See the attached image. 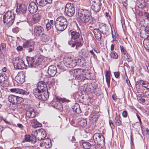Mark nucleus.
Returning a JSON list of instances; mask_svg holds the SVG:
<instances>
[{
	"label": "nucleus",
	"mask_w": 149,
	"mask_h": 149,
	"mask_svg": "<svg viewBox=\"0 0 149 149\" xmlns=\"http://www.w3.org/2000/svg\"><path fill=\"white\" fill-rule=\"evenodd\" d=\"M114 74L115 77L116 78H118L120 76V73L119 72H115L114 73Z\"/></svg>",
	"instance_id": "obj_53"
},
{
	"label": "nucleus",
	"mask_w": 149,
	"mask_h": 149,
	"mask_svg": "<svg viewBox=\"0 0 149 149\" xmlns=\"http://www.w3.org/2000/svg\"><path fill=\"white\" fill-rule=\"evenodd\" d=\"M63 63L66 67L70 68L74 67L77 64V62L75 59H74L70 56L65 57Z\"/></svg>",
	"instance_id": "obj_6"
},
{
	"label": "nucleus",
	"mask_w": 149,
	"mask_h": 149,
	"mask_svg": "<svg viewBox=\"0 0 149 149\" xmlns=\"http://www.w3.org/2000/svg\"><path fill=\"white\" fill-rule=\"evenodd\" d=\"M31 43L35 44L33 40H28L25 42L23 44V46L24 48H29L31 47L32 45Z\"/></svg>",
	"instance_id": "obj_31"
},
{
	"label": "nucleus",
	"mask_w": 149,
	"mask_h": 149,
	"mask_svg": "<svg viewBox=\"0 0 149 149\" xmlns=\"http://www.w3.org/2000/svg\"><path fill=\"white\" fill-rule=\"evenodd\" d=\"M31 45H32L31 47L28 48V50L29 52H32L34 49L35 44H33L31 43Z\"/></svg>",
	"instance_id": "obj_42"
},
{
	"label": "nucleus",
	"mask_w": 149,
	"mask_h": 149,
	"mask_svg": "<svg viewBox=\"0 0 149 149\" xmlns=\"http://www.w3.org/2000/svg\"><path fill=\"white\" fill-rule=\"evenodd\" d=\"M36 1L39 6H44L47 4L51 3L52 0H36Z\"/></svg>",
	"instance_id": "obj_21"
},
{
	"label": "nucleus",
	"mask_w": 149,
	"mask_h": 149,
	"mask_svg": "<svg viewBox=\"0 0 149 149\" xmlns=\"http://www.w3.org/2000/svg\"><path fill=\"white\" fill-rule=\"evenodd\" d=\"M68 44L70 45L71 46V47H72V44H75V41H74V42L73 43L71 39H70L68 41Z\"/></svg>",
	"instance_id": "obj_52"
},
{
	"label": "nucleus",
	"mask_w": 149,
	"mask_h": 149,
	"mask_svg": "<svg viewBox=\"0 0 149 149\" xmlns=\"http://www.w3.org/2000/svg\"><path fill=\"white\" fill-rule=\"evenodd\" d=\"M15 81L19 84L23 83L25 81V76L22 72H19L15 78Z\"/></svg>",
	"instance_id": "obj_12"
},
{
	"label": "nucleus",
	"mask_w": 149,
	"mask_h": 149,
	"mask_svg": "<svg viewBox=\"0 0 149 149\" xmlns=\"http://www.w3.org/2000/svg\"><path fill=\"white\" fill-rule=\"evenodd\" d=\"M121 118L119 115H117L116 112V117L114 122L117 125H120L121 124Z\"/></svg>",
	"instance_id": "obj_29"
},
{
	"label": "nucleus",
	"mask_w": 149,
	"mask_h": 149,
	"mask_svg": "<svg viewBox=\"0 0 149 149\" xmlns=\"http://www.w3.org/2000/svg\"><path fill=\"white\" fill-rule=\"evenodd\" d=\"M40 15L38 13H37L33 16L31 22L36 24L40 22Z\"/></svg>",
	"instance_id": "obj_23"
},
{
	"label": "nucleus",
	"mask_w": 149,
	"mask_h": 149,
	"mask_svg": "<svg viewBox=\"0 0 149 149\" xmlns=\"http://www.w3.org/2000/svg\"><path fill=\"white\" fill-rule=\"evenodd\" d=\"M11 92L19 94L24 95H27L29 94V92L23 90L19 88H13L10 90Z\"/></svg>",
	"instance_id": "obj_19"
},
{
	"label": "nucleus",
	"mask_w": 149,
	"mask_h": 149,
	"mask_svg": "<svg viewBox=\"0 0 149 149\" xmlns=\"http://www.w3.org/2000/svg\"><path fill=\"white\" fill-rule=\"evenodd\" d=\"M52 26L51 25V24L50 23H49V22L47 23L46 24V28L47 31L50 29H51Z\"/></svg>",
	"instance_id": "obj_47"
},
{
	"label": "nucleus",
	"mask_w": 149,
	"mask_h": 149,
	"mask_svg": "<svg viewBox=\"0 0 149 149\" xmlns=\"http://www.w3.org/2000/svg\"><path fill=\"white\" fill-rule=\"evenodd\" d=\"M60 102L62 103L68 102H70V100L68 99H67L65 98H60L58 99Z\"/></svg>",
	"instance_id": "obj_40"
},
{
	"label": "nucleus",
	"mask_w": 149,
	"mask_h": 149,
	"mask_svg": "<svg viewBox=\"0 0 149 149\" xmlns=\"http://www.w3.org/2000/svg\"><path fill=\"white\" fill-rule=\"evenodd\" d=\"M93 115L92 113L89 116V120H90L91 123H93Z\"/></svg>",
	"instance_id": "obj_51"
},
{
	"label": "nucleus",
	"mask_w": 149,
	"mask_h": 149,
	"mask_svg": "<svg viewBox=\"0 0 149 149\" xmlns=\"http://www.w3.org/2000/svg\"><path fill=\"white\" fill-rule=\"evenodd\" d=\"M26 10V8L23 5H20L19 7L17 6V8L16 9L17 12H18L19 13L23 14L24 13Z\"/></svg>",
	"instance_id": "obj_25"
},
{
	"label": "nucleus",
	"mask_w": 149,
	"mask_h": 149,
	"mask_svg": "<svg viewBox=\"0 0 149 149\" xmlns=\"http://www.w3.org/2000/svg\"><path fill=\"white\" fill-rule=\"evenodd\" d=\"M44 31L43 28L39 25L35 26L33 30V32L36 36H40L41 34Z\"/></svg>",
	"instance_id": "obj_15"
},
{
	"label": "nucleus",
	"mask_w": 149,
	"mask_h": 149,
	"mask_svg": "<svg viewBox=\"0 0 149 149\" xmlns=\"http://www.w3.org/2000/svg\"><path fill=\"white\" fill-rule=\"evenodd\" d=\"M101 93V89L99 87H96L95 88L94 93L95 95L97 96H98L100 95Z\"/></svg>",
	"instance_id": "obj_36"
},
{
	"label": "nucleus",
	"mask_w": 149,
	"mask_h": 149,
	"mask_svg": "<svg viewBox=\"0 0 149 149\" xmlns=\"http://www.w3.org/2000/svg\"><path fill=\"white\" fill-rule=\"evenodd\" d=\"M84 71L85 70H84L79 69H77L74 70V74L77 75V79L79 81H83L86 79V74Z\"/></svg>",
	"instance_id": "obj_8"
},
{
	"label": "nucleus",
	"mask_w": 149,
	"mask_h": 149,
	"mask_svg": "<svg viewBox=\"0 0 149 149\" xmlns=\"http://www.w3.org/2000/svg\"><path fill=\"white\" fill-rule=\"evenodd\" d=\"M19 29L17 27H15L13 28L12 29L13 31L15 33H17L19 31Z\"/></svg>",
	"instance_id": "obj_49"
},
{
	"label": "nucleus",
	"mask_w": 149,
	"mask_h": 149,
	"mask_svg": "<svg viewBox=\"0 0 149 149\" xmlns=\"http://www.w3.org/2000/svg\"><path fill=\"white\" fill-rule=\"evenodd\" d=\"M109 123L111 129H114L115 128L114 125L111 120H109Z\"/></svg>",
	"instance_id": "obj_45"
},
{
	"label": "nucleus",
	"mask_w": 149,
	"mask_h": 149,
	"mask_svg": "<svg viewBox=\"0 0 149 149\" xmlns=\"http://www.w3.org/2000/svg\"><path fill=\"white\" fill-rule=\"evenodd\" d=\"M114 45L113 44H112L111 47V51H113L114 49Z\"/></svg>",
	"instance_id": "obj_62"
},
{
	"label": "nucleus",
	"mask_w": 149,
	"mask_h": 149,
	"mask_svg": "<svg viewBox=\"0 0 149 149\" xmlns=\"http://www.w3.org/2000/svg\"><path fill=\"white\" fill-rule=\"evenodd\" d=\"M40 147L44 146L45 148L48 149L52 146L50 139L47 138L45 139L42 143H40Z\"/></svg>",
	"instance_id": "obj_18"
},
{
	"label": "nucleus",
	"mask_w": 149,
	"mask_h": 149,
	"mask_svg": "<svg viewBox=\"0 0 149 149\" xmlns=\"http://www.w3.org/2000/svg\"><path fill=\"white\" fill-rule=\"evenodd\" d=\"M93 22H90L88 24V27L91 30H93Z\"/></svg>",
	"instance_id": "obj_44"
},
{
	"label": "nucleus",
	"mask_w": 149,
	"mask_h": 149,
	"mask_svg": "<svg viewBox=\"0 0 149 149\" xmlns=\"http://www.w3.org/2000/svg\"><path fill=\"white\" fill-rule=\"evenodd\" d=\"M54 24L57 30L59 31H62L67 27V20L64 17H59L56 19Z\"/></svg>",
	"instance_id": "obj_2"
},
{
	"label": "nucleus",
	"mask_w": 149,
	"mask_h": 149,
	"mask_svg": "<svg viewBox=\"0 0 149 149\" xmlns=\"http://www.w3.org/2000/svg\"><path fill=\"white\" fill-rule=\"evenodd\" d=\"M8 99L10 103L14 104L20 103L23 100L22 97L13 95H9L8 97Z\"/></svg>",
	"instance_id": "obj_10"
},
{
	"label": "nucleus",
	"mask_w": 149,
	"mask_h": 149,
	"mask_svg": "<svg viewBox=\"0 0 149 149\" xmlns=\"http://www.w3.org/2000/svg\"><path fill=\"white\" fill-rule=\"evenodd\" d=\"M148 82L146 81H144L142 80L140 81L139 83L143 87L146 88L148 84Z\"/></svg>",
	"instance_id": "obj_38"
},
{
	"label": "nucleus",
	"mask_w": 149,
	"mask_h": 149,
	"mask_svg": "<svg viewBox=\"0 0 149 149\" xmlns=\"http://www.w3.org/2000/svg\"><path fill=\"white\" fill-rule=\"evenodd\" d=\"M125 76H126V77H127V79H126V83L127 84V85L129 86H130L131 85V84L130 83V80L128 79V78L127 77V74L126 73L125 74Z\"/></svg>",
	"instance_id": "obj_50"
},
{
	"label": "nucleus",
	"mask_w": 149,
	"mask_h": 149,
	"mask_svg": "<svg viewBox=\"0 0 149 149\" xmlns=\"http://www.w3.org/2000/svg\"><path fill=\"white\" fill-rule=\"evenodd\" d=\"M143 44L144 47L149 51V39H145L143 41Z\"/></svg>",
	"instance_id": "obj_35"
},
{
	"label": "nucleus",
	"mask_w": 149,
	"mask_h": 149,
	"mask_svg": "<svg viewBox=\"0 0 149 149\" xmlns=\"http://www.w3.org/2000/svg\"><path fill=\"white\" fill-rule=\"evenodd\" d=\"M94 34L95 38L97 40L99 41L100 40L102 37V36L99 29H94Z\"/></svg>",
	"instance_id": "obj_26"
},
{
	"label": "nucleus",
	"mask_w": 149,
	"mask_h": 149,
	"mask_svg": "<svg viewBox=\"0 0 149 149\" xmlns=\"http://www.w3.org/2000/svg\"><path fill=\"white\" fill-rule=\"evenodd\" d=\"M41 39L42 41L45 42L49 40V37L48 36L44 33H42Z\"/></svg>",
	"instance_id": "obj_34"
},
{
	"label": "nucleus",
	"mask_w": 149,
	"mask_h": 149,
	"mask_svg": "<svg viewBox=\"0 0 149 149\" xmlns=\"http://www.w3.org/2000/svg\"><path fill=\"white\" fill-rule=\"evenodd\" d=\"M72 109L73 111L77 113H79L81 112V111L79 105L78 103H75Z\"/></svg>",
	"instance_id": "obj_30"
},
{
	"label": "nucleus",
	"mask_w": 149,
	"mask_h": 149,
	"mask_svg": "<svg viewBox=\"0 0 149 149\" xmlns=\"http://www.w3.org/2000/svg\"><path fill=\"white\" fill-rule=\"evenodd\" d=\"M110 55L111 58H118V55L114 52H111Z\"/></svg>",
	"instance_id": "obj_41"
},
{
	"label": "nucleus",
	"mask_w": 149,
	"mask_h": 149,
	"mask_svg": "<svg viewBox=\"0 0 149 149\" xmlns=\"http://www.w3.org/2000/svg\"><path fill=\"white\" fill-rule=\"evenodd\" d=\"M109 30V29L108 26H107L106 24H104L103 26V32L105 34L107 33Z\"/></svg>",
	"instance_id": "obj_39"
},
{
	"label": "nucleus",
	"mask_w": 149,
	"mask_h": 149,
	"mask_svg": "<svg viewBox=\"0 0 149 149\" xmlns=\"http://www.w3.org/2000/svg\"><path fill=\"white\" fill-rule=\"evenodd\" d=\"M47 86L43 81H40L37 88L33 89V94L36 97L41 100L46 101L49 97V94L46 92Z\"/></svg>",
	"instance_id": "obj_1"
},
{
	"label": "nucleus",
	"mask_w": 149,
	"mask_h": 149,
	"mask_svg": "<svg viewBox=\"0 0 149 149\" xmlns=\"http://www.w3.org/2000/svg\"><path fill=\"white\" fill-rule=\"evenodd\" d=\"M35 136L38 138V140H42L46 136V134L45 130L42 129L36 130L34 132Z\"/></svg>",
	"instance_id": "obj_11"
},
{
	"label": "nucleus",
	"mask_w": 149,
	"mask_h": 149,
	"mask_svg": "<svg viewBox=\"0 0 149 149\" xmlns=\"http://www.w3.org/2000/svg\"><path fill=\"white\" fill-rule=\"evenodd\" d=\"M42 60V58L41 57H28L26 58L27 63L29 66L31 67H36L40 65Z\"/></svg>",
	"instance_id": "obj_3"
},
{
	"label": "nucleus",
	"mask_w": 149,
	"mask_h": 149,
	"mask_svg": "<svg viewBox=\"0 0 149 149\" xmlns=\"http://www.w3.org/2000/svg\"><path fill=\"white\" fill-rule=\"evenodd\" d=\"M24 140L26 141H31L32 143H35L36 142L35 137L33 136L29 135H26L25 136Z\"/></svg>",
	"instance_id": "obj_24"
},
{
	"label": "nucleus",
	"mask_w": 149,
	"mask_h": 149,
	"mask_svg": "<svg viewBox=\"0 0 149 149\" xmlns=\"http://www.w3.org/2000/svg\"><path fill=\"white\" fill-rule=\"evenodd\" d=\"M112 98L113 100L115 101L117 99V96H116V94H114L112 96Z\"/></svg>",
	"instance_id": "obj_58"
},
{
	"label": "nucleus",
	"mask_w": 149,
	"mask_h": 149,
	"mask_svg": "<svg viewBox=\"0 0 149 149\" xmlns=\"http://www.w3.org/2000/svg\"><path fill=\"white\" fill-rule=\"evenodd\" d=\"M94 3H95L94 5V11L98 12L101 9L100 2L99 0H94Z\"/></svg>",
	"instance_id": "obj_22"
},
{
	"label": "nucleus",
	"mask_w": 149,
	"mask_h": 149,
	"mask_svg": "<svg viewBox=\"0 0 149 149\" xmlns=\"http://www.w3.org/2000/svg\"><path fill=\"white\" fill-rule=\"evenodd\" d=\"M31 123L32 126L34 127H40L42 125L41 123H39L35 119L31 120Z\"/></svg>",
	"instance_id": "obj_32"
},
{
	"label": "nucleus",
	"mask_w": 149,
	"mask_h": 149,
	"mask_svg": "<svg viewBox=\"0 0 149 149\" xmlns=\"http://www.w3.org/2000/svg\"><path fill=\"white\" fill-rule=\"evenodd\" d=\"M38 7L36 3L31 2L29 4L28 10L31 13H34L36 12L38 10Z\"/></svg>",
	"instance_id": "obj_14"
},
{
	"label": "nucleus",
	"mask_w": 149,
	"mask_h": 149,
	"mask_svg": "<svg viewBox=\"0 0 149 149\" xmlns=\"http://www.w3.org/2000/svg\"><path fill=\"white\" fill-rule=\"evenodd\" d=\"M94 50L96 53L97 55L100 53V51L97 47H95V48L94 49Z\"/></svg>",
	"instance_id": "obj_54"
},
{
	"label": "nucleus",
	"mask_w": 149,
	"mask_h": 149,
	"mask_svg": "<svg viewBox=\"0 0 149 149\" xmlns=\"http://www.w3.org/2000/svg\"><path fill=\"white\" fill-rule=\"evenodd\" d=\"M26 114L27 117L29 118H33L34 117L36 113L33 108L30 107L27 109L26 111Z\"/></svg>",
	"instance_id": "obj_16"
},
{
	"label": "nucleus",
	"mask_w": 149,
	"mask_h": 149,
	"mask_svg": "<svg viewBox=\"0 0 149 149\" xmlns=\"http://www.w3.org/2000/svg\"><path fill=\"white\" fill-rule=\"evenodd\" d=\"M8 79V77L4 73H1L0 74V82L6 83Z\"/></svg>",
	"instance_id": "obj_27"
},
{
	"label": "nucleus",
	"mask_w": 149,
	"mask_h": 149,
	"mask_svg": "<svg viewBox=\"0 0 149 149\" xmlns=\"http://www.w3.org/2000/svg\"><path fill=\"white\" fill-rule=\"evenodd\" d=\"M131 71L132 74H134V67L133 66H131Z\"/></svg>",
	"instance_id": "obj_61"
},
{
	"label": "nucleus",
	"mask_w": 149,
	"mask_h": 149,
	"mask_svg": "<svg viewBox=\"0 0 149 149\" xmlns=\"http://www.w3.org/2000/svg\"><path fill=\"white\" fill-rule=\"evenodd\" d=\"M122 114L123 117L125 118L127 117L128 115L127 112L126 110H124Z\"/></svg>",
	"instance_id": "obj_46"
},
{
	"label": "nucleus",
	"mask_w": 149,
	"mask_h": 149,
	"mask_svg": "<svg viewBox=\"0 0 149 149\" xmlns=\"http://www.w3.org/2000/svg\"><path fill=\"white\" fill-rule=\"evenodd\" d=\"M144 31H145V33H147L148 34V35H147V36H149V31H146V29L145 28L144 29Z\"/></svg>",
	"instance_id": "obj_63"
},
{
	"label": "nucleus",
	"mask_w": 149,
	"mask_h": 149,
	"mask_svg": "<svg viewBox=\"0 0 149 149\" xmlns=\"http://www.w3.org/2000/svg\"><path fill=\"white\" fill-rule=\"evenodd\" d=\"M82 145L83 148L85 149H89L91 147V144L88 142H83Z\"/></svg>",
	"instance_id": "obj_37"
},
{
	"label": "nucleus",
	"mask_w": 149,
	"mask_h": 149,
	"mask_svg": "<svg viewBox=\"0 0 149 149\" xmlns=\"http://www.w3.org/2000/svg\"><path fill=\"white\" fill-rule=\"evenodd\" d=\"M145 6V5L144 4V5H142V4H141V3L139 5V7L141 8V9H143L144 8Z\"/></svg>",
	"instance_id": "obj_59"
},
{
	"label": "nucleus",
	"mask_w": 149,
	"mask_h": 149,
	"mask_svg": "<svg viewBox=\"0 0 149 149\" xmlns=\"http://www.w3.org/2000/svg\"><path fill=\"white\" fill-rule=\"evenodd\" d=\"M78 124L82 127H85L87 124L86 121L84 119L81 118L78 121Z\"/></svg>",
	"instance_id": "obj_33"
},
{
	"label": "nucleus",
	"mask_w": 149,
	"mask_h": 149,
	"mask_svg": "<svg viewBox=\"0 0 149 149\" xmlns=\"http://www.w3.org/2000/svg\"><path fill=\"white\" fill-rule=\"evenodd\" d=\"M22 47L21 46H19L17 47V50L18 51H21L22 50Z\"/></svg>",
	"instance_id": "obj_60"
},
{
	"label": "nucleus",
	"mask_w": 149,
	"mask_h": 149,
	"mask_svg": "<svg viewBox=\"0 0 149 149\" xmlns=\"http://www.w3.org/2000/svg\"><path fill=\"white\" fill-rule=\"evenodd\" d=\"M144 97L149 100V90L146 91L143 94Z\"/></svg>",
	"instance_id": "obj_43"
},
{
	"label": "nucleus",
	"mask_w": 149,
	"mask_h": 149,
	"mask_svg": "<svg viewBox=\"0 0 149 149\" xmlns=\"http://www.w3.org/2000/svg\"><path fill=\"white\" fill-rule=\"evenodd\" d=\"M15 17L14 13L10 11H8L6 12L3 16V21H7L8 19Z\"/></svg>",
	"instance_id": "obj_20"
},
{
	"label": "nucleus",
	"mask_w": 149,
	"mask_h": 149,
	"mask_svg": "<svg viewBox=\"0 0 149 149\" xmlns=\"http://www.w3.org/2000/svg\"><path fill=\"white\" fill-rule=\"evenodd\" d=\"M120 49L122 55H125L124 57L128 62L131 61L132 59L130 54L128 53L126 50L123 46H120Z\"/></svg>",
	"instance_id": "obj_13"
},
{
	"label": "nucleus",
	"mask_w": 149,
	"mask_h": 149,
	"mask_svg": "<svg viewBox=\"0 0 149 149\" xmlns=\"http://www.w3.org/2000/svg\"><path fill=\"white\" fill-rule=\"evenodd\" d=\"M72 38L75 40V44H72V47H74L76 46V49H77L78 47H80L82 46V44L81 42L82 39L80 38V34L74 31H70Z\"/></svg>",
	"instance_id": "obj_5"
},
{
	"label": "nucleus",
	"mask_w": 149,
	"mask_h": 149,
	"mask_svg": "<svg viewBox=\"0 0 149 149\" xmlns=\"http://www.w3.org/2000/svg\"><path fill=\"white\" fill-rule=\"evenodd\" d=\"M1 49H2V51H5L6 48V45L4 43H2L1 45Z\"/></svg>",
	"instance_id": "obj_48"
},
{
	"label": "nucleus",
	"mask_w": 149,
	"mask_h": 149,
	"mask_svg": "<svg viewBox=\"0 0 149 149\" xmlns=\"http://www.w3.org/2000/svg\"><path fill=\"white\" fill-rule=\"evenodd\" d=\"M57 72V69L56 66L54 65L50 66L48 68V73L49 75L53 77Z\"/></svg>",
	"instance_id": "obj_17"
},
{
	"label": "nucleus",
	"mask_w": 149,
	"mask_h": 149,
	"mask_svg": "<svg viewBox=\"0 0 149 149\" xmlns=\"http://www.w3.org/2000/svg\"><path fill=\"white\" fill-rule=\"evenodd\" d=\"M146 65L148 71L149 70V63H147L146 64Z\"/></svg>",
	"instance_id": "obj_64"
},
{
	"label": "nucleus",
	"mask_w": 149,
	"mask_h": 149,
	"mask_svg": "<svg viewBox=\"0 0 149 149\" xmlns=\"http://www.w3.org/2000/svg\"><path fill=\"white\" fill-rule=\"evenodd\" d=\"M65 12L68 16H73L75 12V8L74 5L70 3L66 4L65 7Z\"/></svg>",
	"instance_id": "obj_7"
},
{
	"label": "nucleus",
	"mask_w": 149,
	"mask_h": 149,
	"mask_svg": "<svg viewBox=\"0 0 149 149\" xmlns=\"http://www.w3.org/2000/svg\"><path fill=\"white\" fill-rule=\"evenodd\" d=\"M106 81L107 83L110 82V77H106Z\"/></svg>",
	"instance_id": "obj_57"
},
{
	"label": "nucleus",
	"mask_w": 149,
	"mask_h": 149,
	"mask_svg": "<svg viewBox=\"0 0 149 149\" xmlns=\"http://www.w3.org/2000/svg\"><path fill=\"white\" fill-rule=\"evenodd\" d=\"M136 115L138 119L139 120V123H140V124H141L142 123L141 120V119L140 118V116L139 115V114L137 113H136Z\"/></svg>",
	"instance_id": "obj_55"
},
{
	"label": "nucleus",
	"mask_w": 149,
	"mask_h": 149,
	"mask_svg": "<svg viewBox=\"0 0 149 149\" xmlns=\"http://www.w3.org/2000/svg\"><path fill=\"white\" fill-rule=\"evenodd\" d=\"M78 13L79 18L81 22H86L90 19V14L88 11L80 9L78 10Z\"/></svg>",
	"instance_id": "obj_4"
},
{
	"label": "nucleus",
	"mask_w": 149,
	"mask_h": 149,
	"mask_svg": "<svg viewBox=\"0 0 149 149\" xmlns=\"http://www.w3.org/2000/svg\"><path fill=\"white\" fill-rule=\"evenodd\" d=\"M8 20L7 21H4L3 22L4 24H5V25L8 27H9L11 26L13 24L14 19L15 17L12 18H10V19H7Z\"/></svg>",
	"instance_id": "obj_28"
},
{
	"label": "nucleus",
	"mask_w": 149,
	"mask_h": 149,
	"mask_svg": "<svg viewBox=\"0 0 149 149\" xmlns=\"http://www.w3.org/2000/svg\"><path fill=\"white\" fill-rule=\"evenodd\" d=\"M13 65L14 67L17 69H25L26 65H25L24 61L20 59L16 58L13 61Z\"/></svg>",
	"instance_id": "obj_9"
},
{
	"label": "nucleus",
	"mask_w": 149,
	"mask_h": 149,
	"mask_svg": "<svg viewBox=\"0 0 149 149\" xmlns=\"http://www.w3.org/2000/svg\"><path fill=\"white\" fill-rule=\"evenodd\" d=\"M106 77H110V72L108 71H106Z\"/></svg>",
	"instance_id": "obj_56"
}]
</instances>
